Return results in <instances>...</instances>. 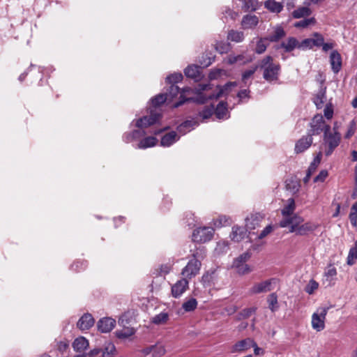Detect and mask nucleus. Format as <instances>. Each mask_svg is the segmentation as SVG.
I'll use <instances>...</instances> for the list:
<instances>
[{"mask_svg": "<svg viewBox=\"0 0 357 357\" xmlns=\"http://www.w3.org/2000/svg\"><path fill=\"white\" fill-rule=\"evenodd\" d=\"M275 279L271 278L259 283H255L249 290L250 294H259L266 293L272 290V284Z\"/></svg>", "mask_w": 357, "mask_h": 357, "instance_id": "11", "label": "nucleus"}, {"mask_svg": "<svg viewBox=\"0 0 357 357\" xmlns=\"http://www.w3.org/2000/svg\"><path fill=\"white\" fill-rule=\"evenodd\" d=\"M265 7L271 12L280 13L282 10V5L275 0H267L264 3Z\"/></svg>", "mask_w": 357, "mask_h": 357, "instance_id": "33", "label": "nucleus"}, {"mask_svg": "<svg viewBox=\"0 0 357 357\" xmlns=\"http://www.w3.org/2000/svg\"><path fill=\"white\" fill-rule=\"evenodd\" d=\"M243 8L245 11H255L260 6V3L257 0H243Z\"/></svg>", "mask_w": 357, "mask_h": 357, "instance_id": "35", "label": "nucleus"}, {"mask_svg": "<svg viewBox=\"0 0 357 357\" xmlns=\"http://www.w3.org/2000/svg\"><path fill=\"white\" fill-rule=\"evenodd\" d=\"M89 341L84 337L81 336L76 338L73 342V347L77 352H82L89 347Z\"/></svg>", "mask_w": 357, "mask_h": 357, "instance_id": "27", "label": "nucleus"}, {"mask_svg": "<svg viewBox=\"0 0 357 357\" xmlns=\"http://www.w3.org/2000/svg\"><path fill=\"white\" fill-rule=\"evenodd\" d=\"M227 106V102L223 101H221L218 104L215 109V114L218 119H228L229 117Z\"/></svg>", "mask_w": 357, "mask_h": 357, "instance_id": "26", "label": "nucleus"}, {"mask_svg": "<svg viewBox=\"0 0 357 357\" xmlns=\"http://www.w3.org/2000/svg\"><path fill=\"white\" fill-rule=\"evenodd\" d=\"M94 319L89 313L84 314L77 323V326L82 331L88 330L94 324Z\"/></svg>", "mask_w": 357, "mask_h": 357, "instance_id": "16", "label": "nucleus"}, {"mask_svg": "<svg viewBox=\"0 0 357 357\" xmlns=\"http://www.w3.org/2000/svg\"><path fill=\"white\" fill-rule=\"evenodd\" d=\"M33 68H37V75H36V77L40 78V80L41 81L42 79H43V76L44 68L41 67V66L36 67L35 65H33V64H31L29 68L25 72L22 73L19 76V77H18L19 81L20 82H23L24 80V79L26 78V77L27 76L28 73L30 71L32 70Z\"/></svg>", "mask_w": 357, "mask_h": 357, "instance_id": "30", "label": "nucleus"}, {"mask_svg": "<svg viewBox=\"0 0 357 357\" xmlns=\"http://www.w3.org/2000/svg\"><path fill=\"white\" fill-rule=\"evenodd\" d=\"M215 270L208 271L202 277V282L204 286H210L215 279Z\"/></svg>", "mask_w": 357, "mask_h": 357, "instance_id": "41", "label": "nucleus"}, {"mask_svg": "<svg viewBox=\"0 0 357 357\" xmlns=\"http://www.w3.org/2000/svg\"><path fill=\"white\" fill-rule=\"evenodd\" d=\"M214 229L212 227H199L194 230L192 240L197 243H206L210 241L213 235Z\"/></svg>", "mask_w": 357, "mask_h": 357, "instance_id": "8", "label": "nucleus"}, {"mask_svg": "<svg viewBox=\"0 0 357 357\" xmlns=\"http://www.w3.org/2000/svg\"><path fill=\"white\" fill-rule=\"evenodd\" d=\"M326 126H330L326 124L323 116L321 114H317L314 116L310 123L311 129L308 131L312 137L320 134L322 131L325 133Z\"/></svg>", "mask_w": 357, "mask_h": 357, "instance_id": "10", "label": "nucleus"}, {"mask_svg": "<svg viewBox=\"0 0 357 357\" xmlns=\"http://www.w3.org/2000/svg\"><path fill=\"white\" fill-rule=\"evenodd\" d=\"M119 324L123 326V328L126 327V325L129 324L128 314H124L121 315L119 319Z\"/></svg>", "mask_w": 357, "mask_h": 357, "instance_id": "61", "label": "nucleus"}, {"mask_svg": "<svg viewBox=\"0 0 357 357\" xmlns=\"http://www.w3.org/2000/svg\"><path fill=\"white\" fill-rule=\"evenodd\" d=\"M268 307L272 312H275L279 307L278 296L275 293L271 294L267 298Z\"/></svg>", "mask_w": 357, "mask_h": 357, "instance_id": "38", "label": "nucleus"}, {"mask_svg": "<svg viewBox=\"0 0 357 357\" xmlns=\"http://www.w3.org/2000/svg\"><path fill=\"white\" fill-rule=\"evenodd\" d=\"M231 219L225 215H220L217 219L213 220V225L215 227H221L231 224Z\"/></svg>", "mask_w": 357, "mask_h": 357, "instance_id": "40", "label": "nucleus"}, {"mask_svg": "<svg viewBox=\"0 0 357 357\" xmlns=\"http://www.w3.org/2000/svg\"><path fill=\"white\" fill-rule=\"evenodd\" d=\"M116 326V320L111 317L100 319L97 323V327L101 333H109Z\"/></svg>", "mask_w": 357, "mask_h": 357, "instance_id": "14", "label": "nucleus"}, {"mask_svg": "<svg viewBox=\"0 0 357 357\" xmlns=\"http://www.w3.org/2000/svg\"><path fill=\"white\" fill-rule=\"evenodd\" d=\"M301 45H330L329 43H324V39L322 35L318 33H314L311 37L303 40Z\"/></svg>", "mask_w": 357, "mask_h": 357, "instance_id": "25", "label": "nucleus"}, {"mask_svg": "<svg viewBox=\"0 0 357 357\" xmlns=\"http://www.w3.org/2000/svg\"><path fill=\"white\" fill-rule=\"evenodd\" d=\"M349 220L353 227H356L357 226V213L351 211L349 213Z\"/></svg>", "mask_w": 357, "mask_h": 357, "instance_id": "64", "label": "nucleus"}, {"mask_svg": "<svg viewBox=\"0 0 357 357\" xmlns=\"http://www.w3.org/2000/svg\"><path fill=\"white\" fill-rule=\"evenodd\" d=\"M116 352V347L112 342H107L102 349V357H113Z\"/></svg>", "mask_w": 357, "mask_h": 357, "instance_id": "37", "label": "nucleus"}, {"mask_svg": "<svg viewBox=\"0 0 357 357\" xmlns=\"http://www.w3.org/2000/svg\"><path fill=\"white\" fill-rule=\"evenodd\" d=\"M317 228V225L310 222H307L303 224L301 223L294 233L298 236H305L309 233L314 231Z\"/></svg>", "mask_w": 357, "mask_h": 357, "instance_id": "24", "label": "nucleus"}, {"mask_svg": "<svg viewBox=\"0 0 357 357\" xmlns=\"http://www.w3.org/2000/svg\"><path fill=\"white\" fill-rule=\"evenodd\" d=\"M213 111L214 107L213 105H211V106H206L199 112V116L203 120L208 119L212 116Z\"/></svg>", "mask_w": 357, "mask_h": 357, "instance_id": "46", "label": "nucleus"}, {"mask_svg": "<svg viewBox=\"0 0 357 357\" xmlns=\"http://www.w3.org/2000/svg\"><path fill=\"white\" fill-rule=\"evenodd\" d=\"M356 130V122L354 120H352L351 121H350V123L349 124V127H348L347 131L344 135V137L346 139H349L351 137H352L354 135Z\"/></svg>", "mask_w": 357, "mask_h": 357, "instance_id": "51", "label": "nucleus"}, {"mask_svg": "<svg viewBox=\"0 0 357 357\" xmlns=\"http://www.w3.org/2000/svg\"><path fill=\"white\" fill-rule=\"evenodd\" d=\"M273 231V227L269 225L266 226L261 232L259 234L258 238L259 239H262L263 238L266 237L268 234H269Z\"/></svg>", "mask_w": 357, "mask_h": 357, "instance_id": "60", "label": "nucleus"}, {"mask_svg": "<svg viewBox=\"0 0 357 357\" xmlns=\"http://www.w3.org/2000/svg\"><path fill=\"white\" fill-rule=\"evenodd\" d=\"M277 50H279L280 52L288 53L292 52L295 48L301 49L306 50L307 49H311L313 46H276Z\"/></svg>", "mask_w": 357, "mask_h": 357, "instance_id": "45", "label": "nucleus"}, {"mask_svg": "<svg viewBox=\"0 0 357 357\" xmlns=\"http://www.w3.org/2000/svg\"><path fill=\"white\" fill-rule=\"evenodd\" d=\"M254 343V340L251 338H246L236 342L231 349V352H241L249 349L252 344Z\"/></svg>", "mask_w": 357, "mask_h": 357, "instance_id": "21", "label": "nucleus"}, {"mask_svg": "<svg viewBox=\"0 0 357 357\" xmlns=\"http://www.w3.org/2000/svg\"><path fill=\"white\" fill-rule=\"evenodd\" d=\"M315 23V19L314 17L303 19L300 20L294 24L295 27L298 28H305L310 24H314Z\"/></svg>", "mask_w": 357, "mask_h": 357, "instance_id": "49", "label": "nucleus"}, {"mask_svg": "<svg viewBox=\"0 0 357 357\" xmlns=\"http://www.w3.org/2000/svg\"><path fill=\"white\" fill-rule=\"evenodd\" d=\"M259 23V18L255 15H246L243 16L241 26L244 29H255Z\"/></svg>", "mask_w": 357, "mask_h": 357, "instance_id": "20", "label": "nucleus"}, {"mask_svg": "<svg viewBox=\"0 0 357 357\" xmlns=\"http://www.w3.org/2000/svg\"><path fill=\"white\" fill-rule=\"evenodd\" d=\"M189 287V282L186 278H181L172 287V294L174 298H179Z\"/></svg>", "mask_w": 357, "mask_h": 357, "instance_id": "12", "label": "nucleus"}, {"mask_svg": "<svg viewBox=\"0 0 357 357\" xmlns=\"http://www.w3.org/2000/svg\"><path fill=\"white\" fill-rule=\"evenodd\" d=\"M86 266H87L86 261H76V262L73 263L71 265L70 268L75 271L79 272V271H81L85 269V268Z\"/></svg>", "mask_w": 357, "mask_h": 357, "instance_id": "52", "label": "nucleus"}, {"mask_svg": "<svg viewBox=\"0 0 357 357\" xmlns=\"http://www.w3.org/2000/svg\"><path fill=\"white\" fill-rule=\"evenodd\" d=\"M284 35L285 33L283 28L280 26H277L273 29L265 39L271 43H276L283 38Z\"/></svg>", "mask_w": 357, "mask_h": 357, "instance_id": "22", "label": "nucleus"}, {"mask_svg": "<svg viewBox=\"0 0 357 357\" xmlns=\"http://www.w3.org/2000/svg\"><path fill=\"white\" fill-rule=\"evenodd\" d=\"M183 75L181 73H174L170 74L166 77V82L171 84H175L182 81Z\"/></svg>", "mask_w": 357, "mask_h": 357, "instance_id": "44", "label": "nucleus"}, {"mask_svg": "<svg viewBox=\"0 0 357 357\" xmlns=\"http://www.w3.org/2000/svg\"><path fill=\"white\" fill-rule=\"evenodd\" d=\"M243 56L242 55H237V56H229V63H234L238 61H242L243 63L248 62L252 61V58L247 59L245 61H243Z\"/></svg>", "mask_w": 357, "mask_h": 357, "instance_id": "56", "label": "nucleus"}, {"mask_svg": "<svg viewBox=\"0 0 357 357\" xmlns=\"http://www.w3.org/2000/svg\"><path fill=\"white\" fill-rule=\"evenodd\" d=\"M329 62L334 73L340 72L342 68V56L336 50H332L329 56Z\"/></svg>", "mask_w": 357, "mask_h": 357, "instance_id": "15", "label": "nucleus"}, {"mask_svg": "<svg viewBox=\"0 0 357 357\" xmlns=\"http://www.w3.org/2000/svg\"><path fill=\"white\" fill-rule=\"evenodd\" d=\"M228 249H229L228 243L225 241H222V242H218L217 243V245L215 248V251L218 254H221L223 252H226Z\"/></svg>", "mask_w": 357, "mask_h": 357, "instance_id": "53", "label": "nucleus"}, {"mask_svg": "<svg viewBox=\"0 0 357 357\" xmlns=\"http://www.w3.org/2000/svg\"><path fill=\"white\" fill-rule=\"evenodd\" d=\"M197 300L194 298H191L183 303L182 308L185 312H192L197 308Z\"/></svg>", "mask_w": 357, "mask_h": 357, "instance_id": "39", "label": "nucleus"}, {"mask_svg": "<svg viewBox=\"0 0 357 357\" xmlns=\"http://www.w3.org/2000/svg\"><path fill=\"white\" fill-rule=\"evenodd\" d=\"M146 132L141 130H135L132 132V139L136 140L145 135Z\"/></svg>", "mask_w": 357, "mask_h": 357, "instance_id": "63", "label": "nucleus"}, {"mask_svg": "<svg viewBox=\"0 0 357 357\" xmlns=\"http://www.w3.org/2000/svg\"><path fill=\"white\" fill-rule=\"evenodd\" d=\"M259 218L257 215H252L250 218L245 219V229L253 230L259 225Z\"/></svg>", "mask_w": 357, "mask_h": 357, "instance_id": "31", "label": "nucleus"}, {"mask_svg": "<svg viewBox=\"0 0 357 357\" xmlns=\"http://www.w3.org/2000/svg\"><path fill=\"white\" fill-rule=\"evenodd\" d=\"M250 258V253H243L234 260L232 268H235L236 272L240 275H245L250 273L252 269L250 266L246 264Z\"/></svg>", "mask_w": 357, "mask_h": 357, "instance_id": "6", "label": "nucleus"}, {"mask_svg": "<svg viewBox=\"0 0 357 357\" xmlns=\"http://www.w3.org/2000/svg\"><path fill=\"white\" fill-rule=\"evenodd\" d=\"M180 139V135L176 131H171L164 135L160 140V145L164 147H169Z\"/></svg>", "mask_w": 357, "mask_h": 357, "instance_id": "17", "label": "nucleus"}, {"mask_svg": "<svg viewBox=\"0 0 357 357\" xmlns=\"http://www.w3.org/2000/svg\"><path fill=\"white\" fill-rule=\"evenodd\" d=\"M337 275L336 268L330 265L324 272V276L327 280L331 281Z\"/></svg>", "mask_w": 357, "mask_h": 357, "instance_id": "50", "label": "nucleus"}, {"mask_svg": "<svg viewBox=\"0 0 357 357\" xmlns=\"http://www.w3.org/2000/svg\"><path fill=\"white\" fill-rule=\"evenodd\" d=\"M167 97L165 93H160L152 98L149 107V116H144L136 121L135 126L139 128H144L156 123L162 116L160 106L167 102Z\"/></svg>", "mask_w": 357, "mask_h": 357, "instance_id": "2", "label": "nucleus"}, {"mask_svg": "<svg viewBox=\"0 0 357 357\" xmlns=\"http://www.w3.org/2000/svg\"><path fill=\"white\" fill-rule=\"evenodd\" d=\"M156 356H161L166 353L165 347L162 345L155 346L153 351Z\"/></svg>", "mask_w": 357, "mask_h": 357, "instance_id": "62", "label": "nucleus"}, {"mask_svg": "<svg viewBox=\"0 0 357 357\" xmlns=\"http://www.w3.org/2000/svg\"><path fill=\"white\" fill-rule=\"evenodd\" d=\"M307 6L299 7L297 9L294 10L292 13V16L296 19H299L303 17L309 16L312 11Z\"/></svg>", "mask_w": 357, "mask_h": 357, "instance_id": "32", "label": "nucleus"}, {"mask_svg": "<svg viewBox=\"0 0 357 357\" xmlns=\"http://www.w3.org/2000/svg\"><path fill=\"white\" fill-rule=\"evenodd\" d=\"M312 137L307 133V135L302 137L295 144L294 151L296 153H301L306 151L312 145Z\"/></svg>", "mask_w": 357, "mask_h": 357, "instance_id": "13", "label": "nucleus"}, {"mask_svg": "<svg viewBox=\"0 0 357 357\" xmlns=\"http://www.w3.org/2000/svg\"><path fill=\"white\" fill-rule=\"evenodd\" d=\"M257 66L246 70L242 75V79L245 82L246 79L250 78L257 70Z\"/></svg>", "mask_w": 357, "mask_h": 357, "instance_id": "58", "label": "nucleus"}, {"mask_svg": "<svg viewBox=\"0 0 357 357\" xmlns=\"http://www.w3.org/2000/svg\"><path fill=\"white\" fill-rule=\"evenodd\" d=\"M321 153L319 152L318 155L314 158L313 161L310 163L307 172L311 173L312 174L316 171L318 165H319L321 162Z\"/></svg>", "mask_w": 357, "mask_h": 357, "instance_id": "48", "label": "nucleus"}, {"mask_svg": "<svg viewBox=\"0 0 357 357\" xmlns=\"http://www.w3.org/2000/svg\"><path fill=\"white\" fill-rule=\"evenodd\" d=\"M257 311L256 307H247L243 310H242L238 314V319H247L250 317L252 314L255 313Z\"/></svg>", "mask_w": 357, "mask_h": 357, "instance_id": "43", "label": "nucleus"}, {"mask_svg": "<svg viewBox=\"0 0 357 357\" xmlns=\"http://www.w3.org/2000/svg\"><path fill=\"white\" fill-rule=\"evenodd\" d=\"M244 38V34L242 31L231 30L227 35V39L234 43H241Z\"/></svg>", "mask_w": 357, "mask_h": 357, "instance_id": "34", "label": "nucleus"}, {"mask_svg": "<svg viewBox=\"0 0 357 357\" xmlns=\"http://www.w3.org/2000/svg\"><path fill=\"white\" fill-rule=\"evenodd\" d=\"M169 319V314L167 312H160L152 318V322L155 324L160 325L165 324Z\"/></svg>", "mask_w": 357, "mask_h": 357, "instance_id": "42", "label": "nucleus"}, {"mask_svg": "<svg viewBox=\"0 0 357 357\" xmlns=\"http://www.w3.org/2000/svg\"><path fill=\"white\" fill-rule=\"evenodd\" d=\"M184 74L186 77L193 79L195 82L200 80L202 75L200 68L197 65H190L184 69Z\"/></svg>", "mask_w": 357, "mask_h": 357, "instance_id": "18", "label": "nucleus"}, {"mask_svg": "<svg viewBox=\"0 0 357 357\" xmlns=\"http://www.w3.org/2000/svg\"><path fill=\"white\" fill-rule=\"evenodd\" d=\"M354 259H357V251L356 250H349L347 257V264L352 266L354 264Z\"/></svg>", "mask_w": 357, "mask_h": 357, "instance_id": "57", "label": "nucleus"}, {"mask_svg": "<svg viewBox=\"0 0 357 357\" xmlns=\"http://www.w3.org/2000/svg\"><path fill=\"white\" fill-rule=\"evenodd\" d=\"M222 14L223 17L225 18L227 21L228 19L234 20L238 17V13L230 8H226L225 10L222 12Z\"/></svg>", "mask_w": 357, "mask_h": 357, "instance_id": "54", "label": "nucleus"}, {"mask_svg": "<svg viewBox=\"0 0 357 357\" xmlns=\"http://www.w3.org/2000/svg\"><path fill=\"white\" fill-rule=\"evenodd\" d=\"M323 140L325 155L329 156L339 146L341 140V135L340 133L332 134L331 126H326L325 133H324Z\"/></svg>", "mask_w": 357, "mask_h": 357, "instance_id": "4", "label": "nucleus"}, {"mask_svg": "<svg viewBox=\"0 0 357 357\" xmlns=\"http://www.w3.org/2000/svg\"><path fill=\"white\" fill-rule=\"evenodd\" d=\"M193 257L194 258L188 262L187 265L181 271V275L187 280L195 277L199 273L201 268V261L196 259V255L195 254L193 255Z\"/></svg>", "mask_w": 357, "mask_h": 357, "instance_id": "7", "label": "nucleus"}, {"mask_svg": "<svg viewBox=\"0 0 357 357\" xmlns=\"http://www.w3.org/2000/svg\"><path fill=\"white\" fill-rule=\"evenodd\" d=\"M328 176V172L326 170H321L319 174L314 178V182H323Z\"/></svg>", "mask_w": 357, "mask_h": 357, "instance_id": "59", "label": "nucleus"}, {"mask_svg": "<svg viewBox=\"0 0 357 357\" xmlns=\"http://www.w3.org/2000/svg\"><path fill=\"white\" fill-rule=\"evenodd\" d=\"M135 333V330L133 328L125 327L121 331H116V335L119 339L128 338Z\"/></svg>", "mask_w": 357, "mask_h": 357, "instance_id": "36", "label": "nucleus"}, {"mask_svg": "<svg viewBox=\"0 0 357 357\" xmlns=\"http://www.w3.org/2000/svg\"><path fill=\"white\" fill-rule=\"evenodd\" d=\"M325 98V90L321 89L314 98V103L317 108H321L323 106Z\"/></svg>", "mask_w": 357, "mask_h": 357, "instance_id": "47", "label": "nucleus"}, {"mask_svg": "<svg viewBox=\"0 0 357 357\" xmlns=\"http://www.w3.org/2000/svg\"><path fill=\"white\" fill-rule=\"evenodd\" d=\"M295 209V201L293 198H289L287 201V204H285L283 208L281 210V213L284 218H287L294 214V213Z\"/></svg>", "mask_w": 357, "mask_h": 357, "instance_id": "28", "label": "nucleus"}, {"mask_svg": "<svg viewBox=\"0 0 357 357\" xmlns=\"http://www.w3.org/2000/svg\"><path fill=\"white\" fill-rule=\"evenodd\" d=\"M157 142L158 139L155 137H147L142 139L138 143L136 148L139 149H145L155 146Z\"/></svg>", "mask_w": 357, "mask_h": 357, "instance_id": "29", "label": "nucleus"}, {"mask_svg": "<svg viewBox=\"0 0 357 357\" xmlns=\"http://www.w3.org/2000/svg\"><path fill=\"white\" fill-rule=\"evenodd\" d=\"M236 82H227L223 86H217V92L213 93L208 96L203 93L204 91L211 89L210 84H200L195 89L190 87H185L180 91V89L176 84H171L168 89V92L165 95L168 98V102H170L180 93L179 100L173 104L172 107L177 108L182 105L186 101H193L198 104H204L210 100H217L229 92L232 86H236Z\"/></svg>", "mask_w": 357, "mask_h": 357, "instance_id": "1", "label": "nucleus"}, {"mask_svg": "<svg viewBox=\"0 0 357 357\" xmlns=\"http://www.w3.org/2000/svg\"><path fill=\"white\" fill-rule=\"evenodd\" d=\"M198 126V123L192 120H187L181 123L176 128V132L180 135H184L193 130L195 126Z\"/></svg>", "mask_w": 357, "mask_h": 357, "instance_id": "19", "label": "nucleus"}, {"mask_svg": "<svg viewBox=\"0 0 357 357\" xmlns=\"http://www.w3.org/2000/svg\"><path fill=\"white\" fill-rule=\"evenodd\" d=\"M247 234V229L243 227L234 226L230 237L232 241L239 242L245 238Z\"/></svg>", "mask_w": 357, "mask_h": 357, "instance_id": "23", "label": "nucleus"}, {"mask_svg": "<svg viewBox=\"0 0 357 357\" xmlns=\"http://www.w3.org/2000/svg\"><path fill=\"white\" fill-rule=\"evenodd\" d=\"M304 222V219L297 215L294 214L292 215H290L287 218H284L280 222V227L284 228L288 226H289V232L290 233H294L298 227L301 225V223Z\"/></svg>", "mask_w": 357, "mask_h": 357, "instance_id": "9", "label": "nucleus"}, {"mask_svg": "<svg viewBox=\"0 0 357 357\" xmlns=\"http://www.w3.org/2000/svg\"><path fill=\"white\" fill-rule=\"evenodd\" d=\"M318 287L319 284L315 280H311L305 287V291L309 294H312L318 288Z\"/></svg>", "mask_w": 357, "mask_h": 357, "instance_id": "55", "label": "nucleus"}, {"mask_svg": "<svg viewBox=\"0 0 357 357\" xmlns=\"http://www.w3.org/2000/svg\"><path fill=\"white\" fill-rule=\"evenodd\" d=\"M273 58L267 56L261 60L260 68L264 70L263 77L268 82L278 79L280 70L279 64L273 63Z\"/></svg>", "mask_w": 357, "mask_h": 357, "instance_id": "3", "label": "nucleus"}, {"mask_svg": "<svg viewBox=\"0 0 357 357\" xmlns=\"http://www.w3.org/2000/svg\"><path fill=\"white\" fill-rule=\"evenodd\" d=\"M329 307H319L312 316V327L315 331L319 332L325 328L326 316L329 310Z\"/></svg>", "mask_w": 357, "mask_h": 357, "instance_id": "5", "label": "nucleus"}]
</instances>
